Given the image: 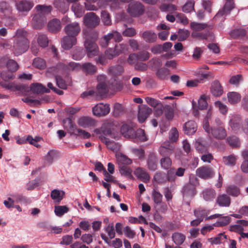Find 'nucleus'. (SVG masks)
Listing matches in <instances>:
<instances>
[{
	"instance_id": "nucleus-57",
	"label": "nucleus",
	"mask_w": 248,
	"mask_h": 248,
	"mask_svg": "<svg viewBox=\"0 0 248 248\" xmlns=\"http://www.w3.org/2000/svg\"><path fill=\"white\" fill-rule=\"evenodd\" d=\"M150 57V54L146 51H140L136 54V58L137 60L140 61H146Z\"/></svg>"
},
{
	"instance_id": "nucleus-49",
	"label": "nucleus",
	"mask_w": 248,
	"mask_h": 248,
	"mask_svg": "<svg viewBox=\"0 0 248 248\" xmlns=\"http://www.w3.org/2000/svg\"><path fill=\"white\" fill-rule=\"evenodd\" d=\"M72 58L73 59L79 61L84 56V52L82 48H77L72 52Z\"/></svg>"
},
{
	"instance_id": "nucleus-29",
	"label": "nucleus",
	"mask_w": 248,
	"mask_h": 248,
	"mask_svg": "<svg viewBox=\"0 0 248 248\" xmlns=\"http://www.w3.org/2000/svg\"><path fill=\"white\" fill-rule=\"evenodd\" d=\"M78 123L80 126L86 128L94 125L95 122L91 117L84 116L78 119Z\"/></svg>"
},
{
	"instance_id": "nucleus-10",
	"label": "nucleus",
	"mask_w": 248,
	"mask_h": 248,
	"mask_svg": "<svg viewBox=\"0 0 248 248\" xmlns=\"http://www.w3.org/2000/svg\"><path fill=\"white\" fill-rule=\"evenodd\" d=\"M83 22L88 27L94 28L99 25L100 19L94 13L90 12L84 16Z\"/></svg>"
},
{
	"instance_id": "nucleus-63",
	"label": "nucleus",
	"mask_w": 248,
	"mask_h": 248,
	"mask_svg": "<svg viewBox=\"0 0 248 248\" xmlns=\"http://www.w3.org/2000/svg\"><path fill=\"white\" fill-rule=\"evenodd\" d=\"M179 133L175 127L172 128L169 133V140L171 142H176L178 138Z\"/></svg>"
},
{
	"instance_id": "nucleus-24",
	"label": "nucleus",
	"mask_w": 248,
	"mask_h": 248,
	"mask_svg": "<svg viewBox=\"0 0 248 248\" xmlns=\"http://www.w3.org/2000/svg\"><path fill=\"white\" fill-rule=\"evenodd\" d=\"M216 201L217 203L221 207H229L231 202V198L225 194L219 195Z\"/></svg>"
},
{
	"instance_id": "nucleus-18",
	"label": "nucleus",
	"mask_w": 248,
	"mask_h": 248,
	"mask_svg": "<svg viewBox=\"0 0 248 248\" xmlns=\"http://www.w3.org/2000/svg\"><path fill=\"white\" fill-rule=\"evenodd\" d=\"M147 166L151 171H155L157 169L158 159L155 153L152 152L148 155Z\"/></svg>"
},
{
	"instance_id": "nucleus-42",
	"label": "nucleus",
	"mask_w": 248,
	"mask_h": 248,
	"mask_svg": "<svg viewBox=\"0 0 248 248\" xmlns=\"http://www.w3.org/2000/svg\"><path fill=\"white\" fill-rule=\"evenodd\" d=\"M161 168L164 170H169L171 166L172 161L169 156L162 157L160 160Z\"/></svg>"
},
{
	"instance_id": "nucleus-61",
	"label": "nucleus",
	"mask_w": 248,
	"mask_h": 248,
	"mask_svg": "<svg viewBox=\"0 0 248 248\" xmlns=\"http://www.w3.org/2000/svg\"><path fill=\"white\" fill-rule=\"evenodd\" d=\"M246 34V31L244 29H237L231 32L230 35L233 38H238L244 36Z\"/></svg>"
},
{
	"instance_id": "nucleus-26",
	"label": "nucleus",
	"mask_w": 248,
	"mask_h": 248,
	"mask_svg": "<svg viewBox=\"0 0 248 248\" xmlns=\"http://www.w3.org/2000/svg\"><path fill=\"white\" fill-rule=\"evenodd\" d=\"M190 27L193 31H201L205 29L211 31L213 29V25L206 23H201L196 22H192L190 23Z\"/></svg>"
},
{
	"instance_id": "nucleus-52",
	"label": "nucleus",
	"mask_w": 248,
	"mask_h": 248,
	"mask_svg": "<svg viewBox=\"0 0 248 248\" xmlns=\"http://www.w3.org/2000/svg\"><path fill=\"white\" fill-rule=\"evenodd\" d=\"M131 152L140 159H144L145 157V151L142 148H134L130 149Z\"/></svg>"
},
{
	"instance_id": "nucleus-2",
	"label": "nucleus",
	"mask_w": 248,
	"mask_h": 248,
	"mask_svg": "<svg viewBox=\"0 0 248 248\" xmlns=\"http://www.w3.org/2000/svg\"><path fill=\"white\" fill-rule=\"evenodd\" d=\"M83 33L85 39L84 47L87 56L92 58L99 53V48L95 41L98 37V32L94 30H83Z\"/></svg>"
},
{
	"instance_id": "nucleus-22",
	"label": "nucleus",
	"mask_w": 248,
	"mask_h": 248,
	"mask_svg": "<svg viewBox=\"0 0 248 248\" xmlns=\"http://www.w3.org/2000/svg\"><path fill=\"white\" fill-rule=\"evenodd\" d=\"M124 46L123 44H116L115 47L109 48L106 51V55L109 59H112L120 54L124 49Z\"/></svg>"
},
{
	"instance_id": "nucleus-33",
	"label": "nucleus",
	"mask_w": 248,
	"mask_h": 248,
	"mask_svg": "<svg viewBox=\"0 0 248 248\" xmlns=\"http://www.w3.org/2000/svg\"><path fill=\"white\" fill-rule=\"evenodd\" d=\"M48 30L52 32H56L61 29L60 21L57 19H53L50 20L47 25Z\"/></svg>"
},
{
	"instance_id": "nucleus-7",
	"label": "nucleus",
	"mask_w": 248,
	"mask_h": 248,
	"mask_svg": "<svg viewBox=\"0 0 248 248\" xmlns=\"http://www.w3.org/2000/svg\"><path fill=\"white\" fill-rule=\"evenodd\" d=\"M111 40L115 42H120L122 40L121 35L116 31H112L105 35L100 40V45L103 47H106L109 45Z\"/></svg>"
},
{
	"instance_id": "nucleus-30",
	"label": "nucleus",
	"mask_w": 248,
	"mask_h": 248,
	"mask_svg": "<svg viewBox=\"0 0 248 248\" xmlns=\"http://www.w3.org/2000/svg\"><path fill=\"white\" fill-rule=\"evenodd\" d=\"M184 130L185 134L187 135H192L197 130L196 123L193 121H189L185 124Z\"/></svg>"
},
{
	"instance_id": "nucleus-27",
	"label": "nucleus",
	"mask_w": 248,
	"mask_h": 248,
	"mask_svg": "<svg viewBox=\"0 0 248 248\" xmlns=\"http://www.w3.org/2000/svg\"><path fill=\"white\" fill-rule=\"evenodd\" d=\"M134 174L139 179L144 182H147L150 180V175L145 169L138 168L134 171Z\"/></svg>"
},
{
	"instance_id": "nucleus-3",
	"label": "nucleus",
	"mask_w": 248,
	"mask_h": 248,
	"mask_svg": "<svg viewBox=\"0 0 248 248\" xmlns=\"http://www.w3.org/2000/svg\"><path fill=\"white\" fill-rule=\"evenodd\" d=\"M36 14L32 18V24L34 28H41L46 22L45 16L50 13L52 7L50 5H38L35 7Z\"/></svg>"
},
{
	"instance_id": "nucleus-55",
	"label": "nucleus",
	"mask_w": 248,
	"mask_h": 248,
	"mask_svg": "<svg viewBox=\"0 0 248 248\" xmlns=\"http://www.w3.org/2000/svg\"><path fill=\"white\" fill-rule=\"evenodd\" d=\"M6 66L8 70L12 72L16 71L19 68L17 63L12 59H9L7 61Z\"/></svg>"
},
{
	"instance_id": "nucleus-39",
	"label": "nucleus",
	"mask_w": 248,
	"mask_h": 248,
	"mask_svg": "<svg viewBox=\"0 0 248 248\" xmlns=\"http://www.w3.org/2000/svg\"><path fill=\"white\" fill-rule=\"evenodd\" d=\"M227 193L233 197H238L240 194L239 187L235 185L228 186L226 188Z\"/></svg>"
},
{
	"instance_id": "nucleus-35",
	"label": "nucleus",
	"mask_w": 248,
	"mask_h": 248,
	"mask_svg": "<svg viewBox=\"0 0 248 248\" xmlns=\"http://www.w3.org/2000/svg\"><path fill=\"white\" fill-rule=\"evenodd\" d=\"M65 192L62 190L54 189L51 192V197L55 202L59 203L63 199Z\"/></svg>"
},
{
	"instance_id": "nucleus-17",
	"label": "nucleus",
	"mask_w": 248,
	"mask_h": 248,
	"mask_svg": "<svg viewBox=\"0 0 248 248\" xmlns=\"http://www.w3.org/2000/svg\"><path fill=\"white\" fill-rule=\"evenodd\" d=\"M136 124L133 123L125 124V138L131 140L136 139Z\"/></svg>"
},
{
	"instance_id": "nucleus-34",
	"label": "nucleus",
	"mask_w": 248,
	"mask_h": 248,
	"mask_svg": "<svg viewBox=\"0 0 248 248\" xmlns=\"http://www.w3.org/2000/svg\"><path fill=\"white\" fill-rule=\"evenodd\" d=\"M153 180L158 184H164L168 182L166 173L161 171H157L155 173Z\"/></svg>"
},
{
	"instance_id": "nucleus-4",
	"label": "nucleus",
	"mask_w": 248,
	"mask_h": 248,
	"mask_svg": "<svg viewBox=\"0 0 248 248\" xmlns=\"http://www.w3.org/2000/svg\"><path fill=\"white\" fill-rule=\"evenodd\" d=\"M212 115V111L211 109L208 110L203 121V129L207 133H211L213 136L217 139L222 140L225 139L227 136V133L224 126L210 127L209 121L211 120Z\"/></svg>"
},
{
	"instance_id": "nucleus-41",
	"label": "nucleus",
	"mask_w": 248,
	"mask_h": 248,
	"mask_svg": "<svg viewBox=\"0 0 248 248\" xmlns=\"http://www.w3.org/2000/svg\"><path fill=\"white\" fill-rule=\"evenodd\" d=\"M229 102L232 104H234L240 101L241 95L236 92H230L227 94Z\"/></svg>"
},
{
	"instance_id": "nucleus-64",
	"label": "nucleus",
	"mask_w": 248,
	"mask_h": 248,
	"mask_svg": "<svg viewBox=\"0 0 248 248\" xmlns=\"http://www.w3.org/2000/svg\"><path fill=\"white\" fill-rule=\"evenodd\" d=\"M206 98L207 96L205 95H202L199 98L198 100V108L202 110L206 108L208 105Z\"/></svg>"
},
{
	"instance_id": "nucleus-25",
	"label": "nucleus",
	"mask_w": 248,
	"mask_h": 248,
	"mask_svg": "<svg viewBox=\"0 0 248 248\" xmlns=\"http://www.w3.org/2000/svg\"><path fill=\"white\" fill-rule=\"evenodd\" d=\"M192 36L194 38H199L206 40H212L214 39V34L211 31H207L205 32H201L199 31H193Z\"/></svg>"
},
{
	"instance_id": "nucleus-40",
	"label": "nucleus",
	"mask_w": 248,
	"mask_h": 248,
	"mask_svg": "<svg viewBox=\"0 0 248 248\" xmlns=\"http://www.w3.org/2000/svg\"><path fill=\"white\" fill-rule=\"evenodd\" d=\"M203 197L206 201H211L215 199L216 193L215 190L212 188L206 189L202 192Z\"/></svg>"
},
{
	"instance_id": "nucleus-23",
	"label": "nucleus",
	"mask_w": 248,
	"mask_h": 248,
	"mask_svg": "<svg viewBox=\"0 0 248 248\" xmlns=\"http://www.w3.org/2000/svg\"><path fill=\"white\" fill-rule=\"evenodd\" d=\"M141 37L143 40L148 43H153L157 38L156 34L151 30H147L143 32Z\"/></svg>"
},
{
	"instance_id": "nucleus-6",
	"label": "nucleus",
	"mask_w": 248,
	"mask_h": 248,
	"mask_svg": "<svg viewBox=\"0 0 248 248\" xmlns=\"http://www.w3.org/2000/svg\"><path fill=\"white\" fill-rule=\"evenodd\" d=\"M69 65L73 70H78L81 68L82 71L88 74H93L97 70L95 65H93L90 62H85L82 65L74 62H71Z\"/></svg>"
},
{
	"instance_id": "nucleus-8",
	"label": "nucleus",
	"mask_w": 248,
	"mask_h": 248,
	"mask_svg": "<svg viewBox=\"0 0 248 248\" xmlns=\"http://www.w3.org/2000/svg\"><path fill=\"white\" fill-rule=\"evenodd\" d=\"M127 11L131 16L137 17L143 14L144 7L139 2H131L128 5Z\"/></svg>"
},
{
	"instance_id": "nucleus-21",
	"label": "nucleus",
	"mask_w": 248,
	"mask_h": 248,
	"mask_svg": "<svg viewBox=\"0 0 248 248\" xmlns=\"http://www.w3.org/2000/svg\"><path fill=\"white\" fill-rule=\"evenodd\" d=\"M25 199V197L21 195H12L7 200L3 202V204L8 208L14 207L15 203H18Z\"/></svg>"
},
{
	"instance_id": "nucleus-48",
	"label": "nucleus",
	"mask_w": 248,
	"mask_h": 248,
	"mask_svg": "<svg viewBox=\"0 0 248 248\" xmlns=\"http://www.w3.org/2000/svg\"><path fill=\"white\" fill-rule=\"evenodd\" d=\"M195 1L193 0H188L183 6L182 11L186 13H189L194 11Z\"/></svg>"
},
{
	"instance_id": "nucleus-13",
	"label": "nucleus",
	"mask_w": 248,
	"mask_h": 248,
	"mask_svg": "<svg viewBox=\"0 0 248 248\" xmlns=\"http://www.w3.org/2000/svg\"><path fill=\"white\" fill-rule=\"evenodd\" d=\"M93 113L94 116H104L110 111V108L108 104L99 103L92 108Z\"/></svg>"
},
{
	"instance_id": "nucleus-32",
	"label": "nucleus",
	"mask_w": 248,
	"mask_h": 248,
	"mask_svg": "<svg viewBox=\"0 0 248 248\" xmlns=\"http://www.w3.org/2000/svg\"><path fill=\"white\" fill-rule=\"evenodd\" d=\"M223 89L219 81H214L211 87V92L215 96H219L223 93Z\"/></svg>"
},
{
	"instance_id": "nucleus-59",
	"label": "nucleus",
	"mask_w": 248,
	"mask_h": 248,
	"mask_svg": "<svg viewBox=\"0 0 248 248\" xmlns=\"http://www.w3.org/2000/svg\"><path fill=\"white\" fill-rule=\"evenodd\" d=\"M38 43L42 47H45L48 46V40L45 34H40L38 37Z\"/></svg>"
},
{
	"instance_id": "nucleus-51",
	"label": "nucleus",
	"mask_w": 248,
	"mask_h": 248,
	"mask_svg": "<svg viewBox=\"0 0 248 248\" xmlns=\"http://www.w3.org/2000/svg\"><path fill=\"white\" fill-rule=\"evenodd\" d=\"M80 97L82 98H88L89 97H92L96 99L98 98L97 92L93 89H89L84 92L81 94Z\"/></svg>"
},
{
	"instance_id": "nucleus-31",
	"label": "nucleus",
	"mask_w": 248,
	"mask_h": 248,
	"mask_svg": "<svg viewBox=\"0 0 248 248\" xmlns=\"http://www.w3.org/2000/svg\"><path fill=\"white\" fill-rule=\"evenodd\" d=\"M31 91L35 93H48L50 90L42 84L38 83H32L30 87Z\"/></svg>"
},
{
	"instance_id": "nucleus-50",
	"label": "nucleus",
	"mask_w": 248,
	"mask_h": 248,
	"mask_svg": "<svg viewBox=\"0 0 248 248\" xmlns=\"http://www.w3.org/2000/svg\"><path fill=\"white\" fill-rule=\"evenodd\" d=\"M231 218L228 216H224L220 217L218 220L213 224L215 227H223L228 225Z\"/></svg>"
},
{
	"instance_id": "nucleus-46",
	"label": "nucleus",
	"mask_w": 248,
	"mask_h": 248,
	"mask_svg": "<svg viewBox=\"0 0 248 248\" xmlns=\"http://www.w3.org/2000/svg\"><path fill=\"white\" fill-rule=\"evenodd\" d=\"M54 5L62 13H65L69 9V5L63 0L57 1L55 2Z\"/></svg>"
},
{
	"instance_id": "nucleus-9",
	"label": "nucleus",
	"mask_w": 248,
	"mask_h": 248,
	"mask_svg": "<svg viewBox=\"0 0 248 248\" xmlns=\"http://www.w3.org/2000/svg\"><path fill=\"white\" fill-rule=\"evenodd\" d=\"M99 83L96 87L95 91L97 93L98 98L107 94L108 92L109 87L107 81L106 77L104 75H100L97 77Z\"/></svg>"
},
{
	"instance_id": "nucleus-37",
	"label": "nucleus",
	"mask_w": 248,
	"mask_h": 248,
	"mask_svg": "<svg viewBox=\"0 0 248 248\" xmlns=\"http://www.w3.org/2000/svg\"><path fill=\"white\" fill-rule=\"evenodd\" d=\"M171 237L173 242L178 246L182 245L186 239L184 234L178 232L172 233Z\"/></svg>"
},
{
	"instance_id": "nucleus-45",
	"label": "nucleus",
	"mask_w": 248,
	"mask_h": 248,
	"mask_svg": "<svg viewBox=\"0 0 248 248\" xmlns=\"http://www.w3.org/2000/svg\"><path fill=\"white\" fill-rule=\"evenodd\" d=\"M123 71L124 68L123 66L116 65L111 67L109 70V73L112 76L115 77L121 75Z\"/></svg>"
},
{
	"instance_id": "nucleus-54",
	"label": "nucleus",
	"mask_w": 248,
	"mask_h": 248,
	"mask_svg": "<svg viewBox=\"0 0 248 248\" xmlns=\"http://www.w3.org/2000/svg\"><path fill=\"white\" fill-rule=\"evenodd\" d=\"M68 211L69 209L66 206L58 205L55 206L54 212L57 216L61 217Z\"/></svg>"
},
{
	"instance_id": "nucleus-53",
	"label": "nucleus",
	"mask_w": 248,
	"mask_h": 248,
	"mask_svg": "<svg viewBox=\"0 0 248 248\" xmlns=\"http://www.w3.org/2000/svg\"><path fill=\"white\" fill-rule=\"evenodd\" d=\"M174 146H170V148L167 149L166 147H160L159 149V152L160 155L162 156H169L173 153Z\"/></svg>"
},
{
	"instance_id": "nucleus-43",
	"label": "nucleus",
	"mask_w": 248,
	"mask_h": 248,
	"mask_svg": "<svg viewBox=\"0 0 248 248\" xmlns=\"http://www.w3.org/2000/svg\"><path fill=\"white\" fill-rule=\"evenodd\" d=\"M194 214L197 218H198L202 221L204 218H205L207 217V216L209 214V211L202 208H199L194 211Z\"/></svg>"
},
{
	"instance_id": "nucleus-16",
	"label": "nucleus",
	"mask_w": 248,
	"mask_h": 248,
	"mask_svg": "<svg viewBox=\"0 0 248 248\" xmlns=\"http://www.w3.org/2000/svg\"><path fill=\"white\" fill-rule=\"evenodd\" d=\"M152 109L147 106H142L139 108L138 118L140 123H144L151 113Z\"/></svg>"
},
{
	"instance_id": "nucleus-1",
	"label": "nucleus",
	"mask_w": 248,
	"mask_h": 248,
	"mask_svg": "<svg viewBox=\"0 0 248 248\" xmlns=\"http://www.w3.org/2000/svg\"><path fill=\"white\" fill-rule=\"evenodd\" d=\"M27 36V32L24 30L18 29L16 31L12 49L15 55H20L28 49L30 42Z\"/></svg>"
},
{
	"instance_id": "nucleus-44",
	"label": "nucleus",
	"mask_w": 248,
	"mask_h": 248,
	"mask_svg": "<svg viewBox=\"0 0 248 248\" xmlns=\"http://www.w3.org/2000/svg\"><path fill=\"white\" fill-rule=\"evenodd\" d=\"M71 9L77 17H81L84 13V10L82 6L79 3H74Z\"/></svg>"
},
{
	"instance_id": "nucleus-58",
	"label": "nucleus",
	"mask_w": 248,
	"mask_h": 248,
	"mask_svg": "<svg viewBox=\"0 0 248 248\" xmlns=\"http://www.w3.org/2000/svg\"><path fill=\"white\" fill-rule=\"evenodd\" d=\"M162 11L166 12H173L177 10V7L172 4H163L160 7Z\"/></svg>"
},
{
	"instance_id": "nucleus-15",
	"label": "nucleus",
	"mask_w": 248,
	"mask_h": 248,
	"mask_svg": "<svg viewBox=\"0 0 248 248\" xmlns=\"http://www.w3.org/2000/svg\"><path fill=\"white\" fill-rule=\"evenodd\" d=\"M234 2L232 0H227L223 8L220 10L215 15L214 18L217 19L218 18L228 15L231 11L233 8Z\"/></svg>"
},
{
	"instance_id": "nucleus-56",
	"label": "nucleus",
	"mask_w": 248,
	"mask_h": 248,
	"mask_svg": "<svg viewBox=\"0 0 248 248\" xmlns=\"http://www.w3.org/2000/svg\"><path fill=\"white\" fill-rule=\"evenodd\" d=\"M57 153L54 150H50L46 155L45 156L44 158L46 162L49 164H51L54 158L56 157Z\"/></svg>"
},
{
	"instance_id": "nucleus-19",
	"label": "nucleus",
	"mask_w": 248,
	"mask_h": 248,
	"mask_svg": "<svg viewBox=\"0 0 248 248\" xmlns=\"http://www.w3.org/2000/svg\"><path fill=\"white\" fill-rule=\"evenodd\" d=\"M33 5L34 4L32 1L27 0H20L16 4L17 10L19 12L23 13L29 12Z\"/></svg>"
},
{
	"instance_id": "nucleus-12",
	"label": "nucleus",
	"mask_w": 248,
	"mask_h": 248,
	"mask_svg": "<svg viewBox=\"0 0 248 248\" xmlns=\"http://www.w3.org/2000/svg\"><path fill=\"white\" fill-rule=\"evenodd\" d=\"M230 126L232 130L238 132L242 130V118L239 114H233L230 117L229 122Z\"/></svg>"
},
{
	"instance_id": "nucleus-14",
	"label": "nucleus",
	"mask_w": 248,
	"mask_h": 248,
	"mask_svg": "<svg viewBox=\"0 0 248 248\" xmlns=\"http://www.w3.org/2000/svg\"><path fill=\"white\" fill-rule=\"evenodd\" d=\"M66 34L71 36H76L80 32L81 28L78 23L74 22L67 24L64 29Z\"/></svg>"
},
{
	"instance_id": "nucleus-20",
	"label": "nucleus",
	"mask_w": 248,
	"mask_h": 248,
	"mask_svg": "<svg viewBox=\"0 0 248 248\" xmlns=\"http://www.w3.org/2000/svg\"><path fill=\"white\" fill-rule=\"evenodd\" d=\"M77 43V38L69 35H66L63 37L61 41L62 47L65 50H69Z\"/></svg>"
},
{
	"instance_id": "nucleus-28",
	"label": "nucleus",
	"mask_w": 248,
	"mask_h": 248,
	"mask_svg": "<svg viewBox=\"0 0 248 248\" xmlns=\"http://www.w3.org/2000/svg\"><path fill=\"white\" fill-rule=\"evenodd\" d=\"M70 130L72 134L85 139H89L91 137V134L89 132L78 128L75 125H71Z\"/></svg>"
},
{
	"instance_id": "nucleus-47",
	"label": "nucleus",
	"mask_w": 248,
	"mask_h": 248,
	"mask_svg": "<svg viewBox=\"0 0 248 248\" xmlns=\"http://www.w3.org/2000/svg\"><path fill=\"white\" fill-rule=\"evenodd\" d=\"M223 163L228 166H233L236 164V158L233 155L224 156L222 158Z\"/></svg>"
},
{
	"instance_id": "nucleus-60",
	"label": "nucleus",
	"mask_w": 248,
	"mask_h": 248,
	"mask_svg": "<svg viewBox=\"0 0 248 248\" xmlns=\"http://www.w3.org/2000/svg\"><path fill=\"white\" fill-rule=\"evenodd\" d=\"M227 141L232 147H239L240 146V141L236 136H231L227 138Z\"/></svg>"
},
{
	"instance_id": "nucleus-38",
	"label": "nucleus",
	"mask_w": 248,
	"mask_h": 248,
	"mask_svg": "<svg viewBox=\"0 0 248 248\" xmlns=\"http://www.w3.org/2000/svg\"><path fill=\"white\" fill-rule=\"evenodd\" d=\"M183 193L186 197L193 196L196 193L195 187L192 185L186 184L183 187Z\"/></svg>"
},
{
	"instance_id": "nucleus-11",
	"label": "nucleus",
	"mask_w": 248,
	"mask_h": 248,
	"mask_svg": "<svg viewBox=\"0 0 248 248\" xmlns=\"http://www.w3.org/2000/svg\"><path fill=\"white\" fill-rule=\"evenodd\" d=\"M196 175L203 179H208L213 177L214 171L209 166H203L198 168L196 171Z\"/></svg>"
},
{
	"instance_id": "nucleus-5",
	"label": "nucleus",
	"mask_w": 248,
	"mask_h": 248,
	"mask_svg": "<svg viewBox=\"0 0 248 248\" xmlns=\"http://www.w3.org/2000/svg\"><path fill=\"white\" fill-rule=\"evenodd\" d=\"M99 139L103 142L105 143L108 149L116 152V162L121 173L123 174L124 173V155L122 153L118 152L120 149V145L113 141L110 140L103 136H99Z\"/></svg>"
},
{
	"instance_id": "nucleus-62",
	"label": "nucleus",
	"mask_w": 248,
	"mask_h": 248,
	"mask_svg": "<svg viewBox=\"0 0 248 248\" xmlns=\"http://www.w3.org/2000/svg\"><path fill=\"white\" fill-rule=\"evenodd\" d=\"M102 20L106 26H109L111 24V20L109 14L106 11L101 12Z\"/></svg>"
},
{
	"instance_id": "nucleus-36",
	"label": "nucleus",
	"mask_w": 248,
	"mask_h": 248,
	"mask_svg": "<svg viewBox=\"0 0 248 248\" xmlns=\"http://www.w3.org/2000/svg\"><path fill=\"white\" fill-rule=\"evenodd\" d=\"M156 70V76L160 80L167 79L170 75V70L164 67L158 68Z\"/></svg>"
}]
</instances>
